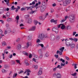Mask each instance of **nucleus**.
Masks as SVG:
<instances>
[{
	"instance_id": "f03ea898",
	"label": "nucleus",
	"mask_w": 78,
	"mask_h": 78,
	"mask_svg": "<svg viewBox=\"0 0 78 78\" xmlns=\"http://www.w3.org/2000/svg\"><path fill=\"white\" fill-rule=\"evenodd\" d=\"M74 19H75V16L73 15H72L69 16V20L71 23L74 22Z\"/></svg>"
},
{
	"instance_id": "c9c22d12",
	"label": "nucleus",
	"mask_w": 78,
	"mask_h": 78,
	"mask_svg": "<svg viewBox=\"0 0 78 78\" xmlns=\"http://www.w3.org/2000/svg\"><path fill=\"white\" fill-rule=\"evenodd\" d=\"M11 63L12 64V65L15 64V62L14 61L12 60L11 62Z\"/></svg>"
},
{
	"instance_id": "bf43d9fd",
	"label": "nucleus",
	"mask_w": 78,
	"mask_h": 78,
	"mask_svg": "<svg viewBox=\"0 0 78 78\" xmlns=\"http://www.w3.org/2000/svg\"><path fill=\"white\" fill-rule=\"evenodd\" d=\"M68 18H69V16H66L65 17V20H67V19H68Z\"/></svg>"
},
{
	"instance_id": "2f4dec72",
	"label": "nucleus",
	"mask_w": 78,
	"mask_h": 78,
	"mask_svg": "<svg viewBox=\"0 0 78 78\" xmlns=\"http://www.w3.org/2000/svg\"><path fill=\"white\" fill-rule=\"evenodd\" d=\"M43 57V54H40V55L39 56V58L40 59H42V57Z\"/></svg>"
},
{
	"instance_id": "a211bd4d",
	"label": "nucleus",
	"mask_w": 78,
	"mask_h": 78,
	"mask_svg": "<svg viewBox=\"0 0 78 78\" xmlns=\"http://www.w3.org/2000/svg\"><path fill=\"white\" fill-rule=\"evenodd\" d=\"M50 21H51V22H52H52H54V23L55 24H56V23H57V21L56 20H55L53 19H52V20H51Z\"/></svg>"
},
{
	"instance_id": "603ef678",
	"label": "nucleus",
	"mask_w": 78,
	"mask_h": 78,
	"mask_svg": "<svg viewBox=\"0 0 78 78\" xmlns=\"http://www.w3.org/2000/svg\"><path fill=\"white\" fill-rule=\"evenodd\" d=\"M45 56L46 57H48V56H49V55H48V52H47L46 53Z\"/></svg>"
},
{
	"instance_id": "c85d7f7f",
	"label": "nucleus",
	"mask_w": 78,
	"mask_h": 78,
	"mask_svg": "<svg viewBox=\"0 0 78 78\" xmlns=\"http://www.w3.org/2000/svg\"><path fill=\"white\" fill-rule=\"evenodd\" d=\"M6 15L7 17H9V16H10V13H9V12H8L6 13Z\"/></svg>"
},
{
	"instance_id": "4468645a",
	"label": "nucleus",
	"mask_w": 78,
	"mask_h": 78,
	"mask_svg": "<svg viewBox=\"0 0 78 78\" xmlns=\"http://www.w3.org/2000/svg\"><path fill=\"white\" fill-rule=\"evenodd\" d=\"M38 52L39 54L40 55H42L43 54V51H42V49H40L38 50Z\"/></svg>"
},
{
	"instance_id": "f3484780",
	"label": "nucleus",
	"mask_w": 78,
	"mask_h": 78,
	"mask_svg": "<svg viewBox=\"0 0 78 78\" xmlns=\"http://www.w3.org/2000/svg\"><path fill=\"white\" fill-rule=\"evenodd\" d=\"M37 45V47H40V46H41L42 48H43L44 46V44H38Z\"/></svg>"
},
{
	"instance_id": "f257e3e1",
	"label": "nucleus",
	"mask_w": 78,
	"mask_h": 78,
	"mask_svg": "<svg viewBox=\"0 0 78 78\" xmlns=\"http://www.w3.org/2000/svg\"><path fill=\"white\" fill-rule=\"evenodd\" d=\"M65 44L67 47H69L70 46L72 48H75V45L73 43H70V40H68V39H66L65 40Z\"/></svg>"
},
{
	"instance_id": "49530a36",
	"label": "nucleus",
	"mask_w": 78,
	"mask_h": 78,
	"mask_svg": "<svg viewBox=\"0 0 78 78\" xmlns=\"http://www.w3.org/2000/svg\"><path fill=\"white\" fill-rule=\"evenodd\" d=\"M60 61H62V62L63 63L65 62V60L63 59L62 58L60 59Z\"/></svg>"
},
{
	"instance_id": "cd10ccee",
	"label": "nucleus",
	"mask_w": 78,
	"mask_h": 78,
	"mask_svg": "<svg viewBox=\"0 0 78 78\" xmlns=\"http://www.w3.org/2000/svg\"><path fill=\"white\" fill-rule=\"evenodd\" d=\"M66 28L67 30H70L71 28V26H68L66 27Z\"/></svg>"
},
{
	"instance_id": "dca6fc26",
	"label": "nucleus",
	"mask_w": 78,
	"mask_h": 78,
	"mask_svg": "<svg viewBox=\"0 0 78 78\" xmlns=\"http://www.w3.org/2000/svg\"><path fill=\"white\" fill-rule=\"evenodd\" d=\"M32 22V19L29 18L27 20V23H31Z\"/></svg>"
},
{
	"instance_id": "37998d69",
	"label": "nucleus",
	"mask_w": 78,
	"mask_h": 78,
	"mask_svg": "<svg viewBox=\"0 0 78 78\" xmlns=\"http://www.w3.org/2000/svg\"><path fill=\"white\" fill-rule=\"evenodd\" d=\"M16 61L17 63H19V64H20V60H16Z\"/></svg>"
},
{
	"instance_id": "4be33fe9",
	"label": "nucleus",
	"mask_w": 78,
	"mask_h": 78,
	"mask_svg": "<svg viewBox=\"0 0 78 78\" xmlns=\"http://www.w3.org/2000/svg\"><path fill=\"white\" fill-rule=\"evenodd\" d=\"M26 8H27V10H28V9H31V11H32V8H33V7L32 6L26 7Z\"/></svg>"
},
{
	"instance_id": "20e7f679",
	"label": "nucleus",
	"mask_w": 78,
	"mask_h": 78,
	"mask_svg": "<svg viewBox=\"0 0 78 78\" xmlns=\"http://www.w3.org/2000/svg\"><path fill=\"white\" fill-rule=\"evenodd\" d=\"M34 58H33V61H34L35 62H36V63H38V61H36V60H39V57L36 55H34Z\"/></svg>"
},
{
	"instance_id": "052dcab7",
	"label": "nucleus",
	"mask_w": 78,
	"mask_h": 78,
	"mask_svg": "<svg viewBox=\"0 0 78 78\" xmlns=\"http://www.w3.org/2000/svg\"><path fill=\"white\" fill-rule=\"evenodd\" d=\"M32 57V54H29V58H31Z\"/></svg>"
},
{
	"instance_id": "a18cd8bd",
	"label": "nucleus",
	"mask_w": 78,
	"mask_h": 78,
	"mask_svg": "<svg viewBox=\"0 0 78 78\" xmlns=\"http://www.w3.org/2000/svg\"><path fill=\"white\" fill-rule=\"evenodd\" d=\"M12 34H16V30H13L12 31Z\"/></svg>"
},
{
	"instance_id": "72a5a7b5",
	"label": "nucleus",
	"mask_w": 78,
	"mask_h": 78,
	"mask_svg": "<svg viewBox=\"0 0 78 78\" xmlns=\"http://www.w3.org/2000/svg\"><path fill=\"white\" fill-rule=\"evenodd\" d=\"M57 70V68L56 67H55L53 69V72H56V70Z\"/></svg>"
},
{
	"instance_id": "f704fd0d",
	"label": "nucleus",
	"mask_w": 78,
	"mask_h": 78,
	"mask_svg": "<svg viewBox=\"0 0 78 78\" xmlns=\"http://www.w3.org/2000/svg\"><path fill=\"white\" fill-rule=\"evenodd\" d=\"M73 41H75V42H77L78 41V39L74 38H73Z\"/></svg>"
},
{
	"instance_id": "9d476101",
	"label": "nucleus",
	"mask_w": 78,
	"mask_h": 78,
	"mask_svg": "<svg viewBox=\"0 0 78 78\" xmlns=\"http://www.w3.org/2000/svg\"><path fill=\"white\" fill-rule=\"evenodd\" d=\"M45 7H43L41 6V7L40 11L41 12H43L44 11H45Z\"/></svg>"
},
{
	"instance_id": "e433bc0d",
	"label": "nucleus",
	"mask_w": 78,
	"mask_h": 78,
	"mask_svg": "<svg viewBox=\"0 0 78 78\" xmlns=\"http://www.w3.org/2000/svg\"><path fill=\"white\" fill-rule=\"evenodd\" d=\"M76 73H75L73 74H71V75H72V76H75L76 75Z\"/></svg>"
},
{
	"instance_id": "6e6d98bb",
	"label": "nucleus",
	"mask_w": 78,
	"mask_h": 78,
	"mask_svg": "<svg viewBox=\"0 0 78 78\" xmlns=\"http://www.w3.org/2000/svg\"><path fill=\"white\" fill-rule=\"evenodd\" d=\"M25 9H26V8H25L24 7L22 8L21 9V11H24V10H25Z\"/></svg>"
},
{
	"instance_id": "774afa93",
	"label": "nucleus",
	"mask_w": 78,
	"mask_h": 78,
	"mask_svg": "<svg viewBox=\"0 0 78 78\" xmlns=\"http://www.w3.org/2000/svg\"><path fill=\"white\" fill-rule=\"evenodd\" d=\"M2 18H3V19H6V16L5 15H3L2 16Z\"/></svg>"
},
{
	"instance_id": "a878e982",
	"label": "nucleus",
	"mask_w": 78,
	"mask_h": 78,
	"mask_svg": "<svg viewBox=\"0 0 78 78\" xmlns=\"http://www.w3.org/2000/svg\"><path fill=\"white\" fill-rule=\"evenodd\" d=\"M65 28V26H64V24H62L61 27V29H62V30H64V29Z\"/></svg>"
},
{
	"instance_id": "7c9ffc66",
	"label": "nucleus",
	"mask_w": 78,
	"mask_h": 78,
	"mask_svg": "<svg viewBox=\"0 0 78 78\" xmlns=\"http://www.w3.org/2000/svg\"><path fill=\"white\" fill-rule=\"evenodd\" d=\"M37 11V10H35L32 11H31L30 12V13L31 14H33V13H34V12H36Z\"/></svg>"
},
{
	"instance_id": "0e129e2a",
	"label": "nucleus",
	"mask_w": 78,
	"mask_h": 78,
	"mask_svg": "<svg viewBox=\"0 0 78 78\" xmlns=\"http://www.w3.org/2000/svg\"><path fill=\"white\" fill-rule=\"evenodd\" d=\"M0 22H1L2 24H3L4 23V21L2 20H0Z\"/></svg>"
},
{
	"instance_id": "c756f323",
	"label": "nucleus",
	"mask_w": 78,
	"mask_h": 78,
	"mask_svg": "<svg viewBox=\"0 0 78 78\" xmlns=\"http://www.w3.org/2000/svg\"><path fill=\"white\" fill-rule=\"evenodd\" d=\"M34 68L36 70V69H37L38 68V66L37 65H34Z\"/></svg>"
},
{
	"instance_id": "39448f33",
	"label": "nucleus",
	"mask_w": 78,
	"mask_h": 78,
	"mask_svg": "<svg viewBox=\"0 0 78 78\" xmlns=\"http://www.w3.org/2000/svg\"><path fill=\"white\" fill-rule=\"evenodd\" d=\"M38 37L39 39L41 40V41H43L44 39V34L43 33L39 35Z\"/></svg>"
},
{
	"instance_id": "4c0bfd02",
	"label": "nucleus",
	"mask_w": 78,
	"mask_h": 78,
	"mask_svg": "<svg viewBox=\"0 0 78 78\" xmlns=\"http://www.w3.org/2000/svg\"><path fill=\"white\" fill-rule=\"evenodd\" d=\"M5 27L7 28H8V27H9V23H6L5 24Z\"/></svg>"
},
{
	"instance_id": "473e14b6",
	"label": "nucleus",
	"mask_w": 78,
	"mask_h": 78,
	"mask_svg": "<svg viewBox=\"0 0 78 78\" xmlns=\"http://www.w3.org/2000/svg\"><path fill=\"white\" fill-rule=\"evenodd\" d=\"M27 39L28 40H30V39H31V37L30 36H28L27 37Z\"/></svg>"
},
{
	"instance_id": "c03bdc74",
	"label": "nucleus",
	"mask_w": 78,
	"mask_h": 78,
	"mask_svg": "<svg viewBox=\"0 0 78 78\" xmlns=\"http://www.w3.org/2000/svg\"><path fill=\"white\" fill-rule=\"evenodd\" d=\"M4 11H9V8H5V9H4Z\"/></svg>"
},
{
	"instance_id": "b1692460",
	"label": "nucleus",
	"mask_w": 78,
	"mask_h": 78,
	"mask_svg": "<svg viewBox=\"0 0 78 78\" xmlns=\"http://www.w3.org/2000/svg\"><path fill=\"white\" fill-rule=\"evenodd\" d=\"M64 47H63L59 49V50H60V51H62V52H63V51H64Z\"/></svg>"
},
{
	"instance_id": "69168bd1",
	"label": "nucleus",
	"mask_w": 78,
	"mask_h": 78,
	"mask_svg": "<svg viewBox=\"0 0 78 78\" xmlns=\"http://www.w3.org/2000/svg\"><path fill=\"white\" fill-rule=\"evenodd\" d=\"M9 58H12V55L11 54V55H9Z\"/></svg>"
},
{
	"instance_id": "6e6552de",
	"label": "nucleus",
	"mask_w": 78,
	"mask_h": 78,
	"mask_svg": "<svg viewBox=\"0 0 78 78\" xmlns=\"http://www.w3.org/2000/svg\"><path fill=\"white\" fill-rule=\"evenodd\" d=\"M42 74V68H40L37 73V75H38L40 76V75H41Z\"/></svg>"
},
{
	"instance_id": "3c124183",
	"label": "nucleus",
	"mask_w": 78,
	"mask_h": 78,
	"mask_svg": "<svg viewBox=\"0 0 78 78\" xmlns=\"http://www.w3.org/2000/svg\"><path fill=\"white\" fill-rule=\"evenodd\" d=\"M25 63L26 66H29V63L27 61H25Z\"/></svg>"
},
{
	"instance_id": "de8ad7c7",
	"label": "nucleus",
	"mask_w": 78,
	"mask_h": 78,
	"mask_svg": "<svg viewBox=\"0 0 78 78\" xmlns=\"http://www.w3.org/2000/svg\"><path fill=\"white\" fill-rule=\"evenodd\" d=\"M54 56L56 58V59H58V57H59V56L58 55H55Z\"/></svg>"
},
{
	"instance_id": "4d7b16f0",
	"label": "nucleus",
	"mask_w": 78,
	"mask_h": 78,
	"mask_svg": "<svg viewBox=\"0 0 78 78\" xmlns=\"http://www.w3.org/2000/svg\"><path fill=\"white\" fill-rule=\"evenodd\" d=\"M65 63H61L60 65L61 66H65Z\"/></svg>"
},
{
	"instance_id": "aec40b11",
	"label": "nucleus",
	"mask_w": 78,
	"mask_h": 78,
	"mask_svg": "<svg viewBox=\"0 0 78 78\" xmlns=\"http://www.w3.org/2000/svg\"><path fill=\"white\" fill-rule=\"evenodd\" d=\"M42 5L43 6H44V7H45V5H46V2H45V1L44 0L42 3Z\"/></svg>"
},
{
	"instance_id": "5fc2aeb1",
	"label": "nucleus",
	"mask_w": 78,
	"mask_h": 78,
	"mask_svg": "<svg viewBox=\"0 0 78 78\" xmlns=\"http://www.w3.org/2000/svg\"><path fill=\"white\" fill-rule=\"evenodd\" d=\"M16 19L17 20H19V16H17Z\"/></svg>"
},
{
	"instance_id": "bb28decb",
	"label": "nucleus",
	"mask_w": 78,
	"mask_h": 78,
	"mask_svg": "<svg viewBox=\"0 0 78 78\" xmlns=\"http://www.w3.org/2000/svg\"><path fill=\"white\" fill-rule=\"evenodd\" d=\"M66 3L69 4L71 2V0H64Z\"/></svg>"
},
{
	"instance_id": "13d9d810",
	"label": "nucleus",
	"mask_w": 78,
	"mask_h": 78,
	"mask_svg": "<svg viewBox=\"0 0 78 78\" xmlns=\"http://www.w3.org/2000/svg\"><path fill=\"white\" fill-rule=\"evenodd\" d=\"M3 34V31L1 29H0V34Z\"/></svg>"
},
{
	"instance_id": "58836bf2",
	"label": "nucleus",
	"mask_w": 78,
	"mask_h": 78,
	"mask_svg": "<svg viewBox=\"0 0 78 78\" xmlns=\"http://www.w3.org/2000/svg\"><path fill=\"white\" fill-rule=\"evenodd\" d=\"M34 22L35 25H37V23H38V22H37L36 20H34Z\"/></svg>"
},
{
	"instance_id": "412c9836",
	"label": "nucleus",
	"mask_w": 78,
	"mask_h": 78,
	"mask_svg": "<svg viewBox=\"0 0 78 78\" xmlns=\"http://www.w3.org/2000/svg\"><path fill=\"white\" fill-rule=\"evenodd\" d=\"M12 20L10 18H8L7 19V21L8 22H11Z\"/></svg>"
},
{
	"instance_id": "680f3d73",
	"label": "nucleus",
	"mask_w": 78,
	"mask_h": 78,
	"mask_svg": "<svg viewBox=\"0 0 78 78\" xmlns=\"http://www.w3.org/2000/svg\"><path fill=\"white\" fill-rule=\"evenodd\" d=\"M11 48V47L10 46L7 47V48H6V49L7 50H8L9 49H10V48Z\"/></svg>"
},
{
	"instance_id": "338daca9",
	"label": "nucleus",
	"mask_w": 78,
	"mask_h": 78,
	"mask_svg": "<svg viewBox=\"0 0 78 78\" xmlns=\"http://www.w3.org/2000/svg\"><path fill=\"white\" fill-rule=\"evenodd\" d=\"M56 5V4L55 3H54V4H52V6L53 7H55Z\"/></svg>"
},
{
	"instance_id": "5701e85b",
	"label": "nucleus",
	"mask_w": 78,
	"mask_h": 78,
	"mask_svg": "<svg viewBox=\"0 0 78 78\" xmlns=\"http://www.w3.org/2000/svg\"><path fill=\"white\" fill-rule=\"evenodd\" d=\"M26 72H27V73H29V72H31V71L29 69H27L26 70V71H25L24 73H25Z\"/></svg>"
},
{
	"instance_id": "79ce46f5",
	"label": "nucleus",
	"mask_w": 78,
	"mask_h": 78,
	"mask_svg": "<svg viewBox=\"0 0 78 78\" xmlns=\"http://www.w3.org/2000/svg\"><path fill=\"white\" fill-rule=\"evenodd\" d=\"M41 42V40L39 39H37L36 41L37 43H39Z\"/></svg>"
},
{
	"instance_id": "393cba45",
	"label": "nucleus",
	"mask_w": 78,
	"mask_h": 78,
	"mask_svg": "<svg viewBox=\"0 0 78 78\" xmlns=\"http://www.w3.org/2000/svg\"><path fill=\"white\" fill-rule=\"evenodd\" d=\"M29 17H30V15H27L25 16V18L26 19H27Z\"/></svg>"
},
{
	"instance_id": "2eb2a0df",
	"label": "nucleus",
	"mask_w": 78,
	"mask_h": 78,
	"mask_svg": "<svg viewBox=\"0 0 78 78\" xmlns=\"http://www.w3.org/2000/svg\"><path fill=\"white\" fill-rule=\"evenodd\" d=\"M23 55H25V56H28L29 55V54L27 53V52L25 51H23Z\"/></svg>"
},
{
	"instance_id": "423d86ee",
	"label": "nucleus",
	"mask_w": 78,
	"mask_h": 78,
	"mask_svg": "<svg viewBox=\"0 0 78 78\" xmlns=\"http://www.w3.org/2000/svg\"><path fill=\"white\" fill-rule=\"evenodd\" d=\"M53 76H56L57 78H61V74L60 73H57V74L56 73H54Z\"/></svg>"
},
{
	"instance_id": "864d4df0",
	"label": "nucleus",
	"mask_w": 78,
	"mask_h": 78,
	"mask_svg": "<svg viewBox=\"0 0 78 78\" xmlns=\"http://www.w3.org/2000/svg\"><path fill=\"white\" fill-rule=\"evenodd\" d=\"M48 36L46 35H44V38H48Z\"/></svg>"
},
{
	"instance_id": "7ed1b4c3",
	"label": "nucleus",
	"mask_w": 78,
	"mask_h": 78,
	"mask_svg": "<svg viewBox=\"0 0 78 78\" xmlns=\"http://www.w3.org/2000/svg\"><path fill=\"white\" fill-rule=\"evenodd\" d=\"M52 31L55 32V33L56 34H58V32H59V30L58 29V28L56 27H54L52 29Z\"/></svg>"
},
{
	"instance_id": "8fccbe9b",
	"label": "nucleus",
	"mask_w": 78,
	"mask_h": 78,
	"mask_svg": "<svg viewBox=\"0 0 78 78\" xmlns=\"http://www.w3.org/2000/svg\"><path fill=\"white\" fill-rule=\"evenodd\" d=\"M51 13H53L54 12V9H50Z\"/></svg>"
},
{
	"instance_id": "f8f14e48",
	"label": "nucleus",
	"mask_w": 78,
	"mask_h": 78,
	"mask_svg": "<svg viewBox=\"0 0 78 78\" xmlns=\"http://www.w3.org/2000/svg\"><path fill=\"white\" fill-rule=\"evenodd\" d=\"M36 26H33L29 30L30 31H34L36 29Z\"/></svg>"
},
{
	"instance_id": "e2e57ef3",
	"label": "nucleus",
	"mask_w": 78,
	"mask_h": 78,
	"mask_svg": "<svg viewBox=\"0 0 78 78\" xmlns=\"http://www.w3.org/2000/svg\"><path fill=\"white\" fill-rule=\"evenodd\" d=\"M66 20L64 19H63L61 21V23H62V22H65V21H66Z\"/></svg>"
},
{
	"instance_id": "ea45409f",
	"label": "nucleus",
	"mask_w": 78,
	"mask_h": 78,
	"mask_svg": "<svg viewBox=\"0 0 78 78\" xmlns=\"http://www.w3.org/2000/svg\"><path fill=\"white\" fill-rule=\"evenodd\" d=\"M2 72L3 73H6V70L5 69H2Z\"/></svg>"
},
{
	"instance_id": "a19ab883",
	"label": "nucleus",
	"mask_w": 78,
	"mask_h": 78,
	"mask_svg": "<svg viewBox=\"0 0 78 78\" xmlns=\"http://www.w3.org/2000/svg\"><path fill=\"white\" fill-rule=\"evenodd\" d=\"M17 73H16L15 74H14L13 75V78H14L16 77V76H17Z\"/></svg>"
},
{
	"instance_id": "6ab92c4d",
	"label": "nucleus",
	"mask_w": 78,
	"mask_h": 78,
	"mask_svg": "<svg viewBox=\"0 0 78 78\" xmlns=\"http://www.w3.org/2000/svg\"><path fill=\"white\" fill-rule=\"evenodd\" d=\"M2 45L3 47L5 46V45H6V43L5 41H3L2 42Z\"/></svg>"
},
{
	"instance_id": "09e8293b",
	"label": "nucleus",
	"mask_w": 78,
	"mask_h": 78,
	"mask_svg": "<svg viewBox=\"0 0 78 78\" xmlns=\"http://www.w3.org/2000/svg\"><path fill=\"white\" fill-rule=\"evenodd\" d=\"M5 69H8V65H5L4 66Z\"/></svg>"
},
{
	"instance_id": "9b49d317",
	"label": "nucleus",
	"mask_w": 78,
	"mask_h": 78,
	"mask_svg": "<svg viewBox=\"0 0 78 78\" xmlns=\"http://www.w3.org/2000/svg\"><path fill=\"white\" fill-rule=\"evenodd\" d=\"M16 48L17 50H20L21 49V44H18L16 46Z\"/></svg>"
},
{
	"instance_id": "0eeeda50",
	"label": "nucleus",
	"mask_w": 78,
	"mask_h": 78,
	"mask_svg": "<svg viewBox=\"0 0 78 78\" xmlns=\"http://www.w3.org/2000/svg\"><path fill=\"white\" fill-rule=\"evenodd\" d=\"M55 38H56V37L55 35L53 34H51L50 39H51V41H54V40L55 39Z\"/></svg>"
},
{
	"instance_id": "1a4fd4ad",
	"label": "nucleus",
	"mask_w": 78,
	"mask_h": 78,
	"mask_svg": "<svg viewBox=\"0 0 78 78\" xmlns=\"http://www.w3.org/2000/svg\"><path fill=\"white\" fill-rule=\"evenodd\" d=\"M29 46H30V42H27V43L26 46H25L24 47H23V48L25 49H27L28 48Z\"/></svg>"
},
{
	"instance_id": "ddd939ff",
	"label": "nucleus",
	"mask_w": 78,
	"mask_h": 78,
	"mask_svg": "<svg viewBox=\"0 0 78 78\" xmlns=\"http://www.w3.org/2000/svg\"><path fill=\"white\" fill-rule=\"evenodd\" d=\"M63 6H66L67 5V4H69L67 2H66L64 0H63Z\"/></svg>"
}]
</instances>
